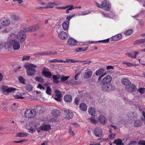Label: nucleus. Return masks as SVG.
I'll return each instance as SVG.
<instances>
[{"label":"nucleus","instance_id":"nucleus-57","mask_svg":"<svg viewBox=\"0 0 145 145\" xmlns=\"http://www.w3.org/2000/svg\"><path fill=\"white\" fill-rule=\"evenodd\" d=\"M115 135V134L114 133H111L110 135H108V138L110 139H112L113 138H114Z\"/></svg>","mask_w":145,"mask_h":145},{"label":"nucleus","instance_id":"nucleus-21","mask_svg":"<svg viewBox=\"0 0 145 145\" xmlns=\"http://www.w3.org/2000/svg\"><path fill=\"white\" fill-rule=\"evenodd\" d=\"M122 38V35L120 34H119L115 35L111 38L110 40L111 41H116Z\"/></svg>","mask_w":145,"mask_h":145},{"label":"nucleus","instance_id":"nucleus-34","mask_svg":"<svg viewBox=\"0 0 145 145\" xmlns=\"http://www.w3.org/2000/svg\"><path fill=\"white\" fill-rule=\"evenodd\" d=\"M29 134H27L25 132H20L16 134V136L22 137H25L28 135Z\"/></svg>","mask_w":145,"mask_h":145},{"label":"nucleus","instance_id":"nucleus-20","mask_svg":"<svg viewBox=\"0 0 145 145\" xmlns=\"http://www.w3.org/2000/svg\"><path fill=\"white\" fill-rule=\"evenodd\" d=\"M61 75L59 74L52 75V78L53 79V82L55 84H58L59 82V81L58 80L61 78Z\"/></svg>","mask_w":145,"mask_h":145},{"label":"nucleus","instance_id":"nucleus-26","mask_svg":"<svg viewBox=\"0 0 145 145\" xmlns=\"http://www.w3.org/2000/svg\"><path fill=\"white\" fill-rule=\"evenodd\" d=\"M121 82L124 85H129L131 84V82L128 79L124 78L122 79Z\"/></svg>","mask_w":145,"mask_h":145},{"label":"nucleus","instance_id":"nucleus-58","mask_svg":"<svg viewBox=\"0 0 145 145\" xmlns=\"http://www.w3.org/2000/svg\"><path fill=\"white\" fill-rule=\"evenodd\" d=\"M107 74L106 72H105L103 73V74H102L100 76H99V79H98V80L99 81H100L101 80V78L102 77H103V76H105Z\"/></svg>","mask_w":145,"mask_h":145},{"label":"nucleus","instance_id":"nucleus-13","mask_svg":"<svg viewBox=\"0 0 145 145\" xmlns=\"http://www.w3.org/2000/svg\"><path fill=\"white\" fill-rule=\"evenodd\" d=\"M64 115L65 116V118L66 119L69 120L72 117L73 114V113L70 111L67 110H64Z\"/></svg>","mask_w":145,"mask_h":145},{"label":"nucleus","instance_id":"nucleus-24","mask_svg":"<svg viewBox=\"0 0 145 145\" xmlns=\"http://www.w3.org/2000/svg\"><path fill=\"white\" fill-rule=\"evenodd\" d=\"M56 5V3L54 2H50L44 6V8H52L54 7Z\"/></svg>","mask_w":145,"mask_h":145},{"label":"nucleus","instance_id":"nucleus-17","mask_svg":"<svg viewBox=\"0 0 145 145\" xmlns=\"http://www.w3.org/2000/svg\"><path fill=\"white\" fill-rule=\"evenodd\" d=\"M59 38L62 40H65L67 39V35L65 32L61 31L58 35Z\"/></svg>","mask_w":145,"mask_h":145},{"label":"nucleus","instance_id":"nucleus-3","mask_svg":"<svg viewBox=\"0 0 145 145\" xmlns=\"http://www.w3.org/2000/svg\"><path fill=\"white\" fill-rule=\"evenodd\" d=\"M7 45L9 48L12 47L14 50H19L20 47V43L16 40H10L7 43Z\"/></svg>","mask_w":145,"mask_h":145},{"label":"nucleus","instance_id":"nucleus-1","mask_svg":"<svg viewBox=\"0 0 145 145\" xmlns=\"http://www.w3.org/2000/svg\"><path fill=\"white\" fill-rule=\"evenodd\" d=\"M112 79V77L110 76L107 75L102 80L101 82V88L103 90L107 91L115 90L114 87L110 83Z\"/></svg>","mask_w":145,"mask_h":145},{"label":"nucleus","instance_id":"nucleus-6","mask_svg":"<svg viewBox=\"0 0 145 145\" xmlns=\"http://www.w3.org/2000/svg\"><path fill=\"white\" fill-rule=\"evenodd\" d=\"M16 38L18 41L21 43L24 42L26 38V35L24 32L23 31H21L18 33L16 35Z\"/></svg>","mask_w":145,"mask_h":145},{"label":"nucleus","instance_id":"nucleus-56","mask_svg":"<svg viewBox=\"0 0 145 145\" xmlns=\"http://www.w3.org/2000/svg\"><path fill=\"white\" fill-rule=\"evenodd\" d=\"M123 64L127 65L128 67H129L130 66H133V64H131V63L129 62H124L123 63Z\"/></svg>","mask_w":145,"mask_h":145},{"label":"nucleus","instance_id":"nucleus-36","mask_svg":"<svg viewBox=\"0 0 145 145\" xmlns=\"http://www.w3.org/2000/svg\"><path fill=\"white\" fill-rule=\"evenodd\" d=\"M145 43V38L136 40L135 41V44H140Z\"/></svg>","mask_w":145,"mask_h":145},{"label":"nucleus","instance_id":"nucleus-10","mask_svg":"<svg viewBox=\"0 0 145 145\" xmlns=\"http://www.w3.org/2000/svg\"><path fill=\"white\" fill-rule=\"evenodd\" d=\"M93 133L95 135L98 137H101L102 135V131L99 127H96L94 129Z\"/></svg>","mask_w":145,"mask_h":145},{"label":"nucleus","instance_id":"nucleus-23","mask_svg":"<svg viewBox=\"0 0 145 145\" xmlns=\"http://www.w3.org/2000/svg\"><path fill=\"white\" fill-rule=\"evenodd\" d=\"M42 127V129H43V131H48L51 130V126L49 125L45 124H42L41 125Z\"/></svg>","mask_w":145,"mask_h":145},{"label":"nucleus","instance_id":"nucleus-46","mask_svg":"<svg viewBox=\"0 0 145 145\" xmlns=\"http://www.w3.org/2000/svg\"><path fill=\"white\" fill-rule=\"evenodd\" d=\"M51 88L50 87L48 86L47 87L46 90V93L48 95H51Z\"/></svg>","mask_w":145,"mask_h":145},{"label":"nucleus","instance_id":"nucleus-22","mask_svg":"<svg viewBox=\"0 0 145 145\" xmlns=\"http://www.w3.org/2000/svg\"><path fill=\"white\" fill-rule=\"evenodd\" d=\"M99 122L101 124H105L106 123V118L103 116H99Z\"/></svg>","mask_w":145,"mask_h":145},{"label":"nucleus","instance_id":"nucleus-45","mask_svg":"<svg viewBox=\"0 0 145 145\" xmlns=\"http://www.w3.org/2000/svg\"><path fill=\"white\" fill-rule=\"evenodd\" d=\"M16 35L14 33H12L10 34V40H14V39L16 38Z\"/></svg>","mask_w":145,"mask_h":145},{"label":"nucleus","instance_id":"nucleus-30","mask_svg":"<svg viewBox=\"0 0 145 145\" xmlns=\"http://www.w3.org/2000/svg\"><path fill=\"white\" fill-rule=\"evenodd\" d=\"M80 108L81 110L85 111L87 109V106L86 104L84 103H82L80 105Z\"/></svg>","mask_w":145,"mask_h":145},{"label":"nucleus","instance_id":"nucleus-11","mask_svg":"<svg viewBox=\"0 0 145 145\" xmlns=\"http://www.w3.org/2000/svg\"><path fill=\"white\" fill-rule=\"evenodd\" d=\"M36 127V125L31 124L27 126V128L29 132L33 134L35 132V130L37 129Z\"/></svg>","mask_w":145,"mask_h":145},{"label":"nucleus","instance_id":"nucleus-18","mask_svg":"<svg viewBox=\"0 0 145 145\" xmlns=\"http://www.w3.org/2000/svg\"><path fill=\"white\" fill-rule=\"evenodd\" d=\"M69 22L67 21H64L62 24L63 28L64 30L67 31L68 30L69 27Z\"/></svg>","mask_w":145,"mask_h":145},{"label":"nucleus","instance_id":"nucleus-33","mask_svg":"<svg viewBox=\"0 0 145 145\" xmlns=\"http://www.w3.org/2000/svg\"><path fill=\"white\" fill-rule=\"evenodd\" d=\"M112 143L116 144V145H123V144L122 142V140L120 139L115 140L114 142Z\"/></svg>","mask_w":145,"mask_h":145},{"label":"nucleus","instance_id":"nucleus-43","mask_svg":"<svg viewBox=\"0 0 145 145\" xmlns=\"http://www.w3.org/2000/svg\"><path fill=\"white\" fill-rule=\"evenodd\" d=\"M18 79L21 83L23 84H25V80L24 79L23 77L21 76H20L19 77H18Z\"/></svg>","mask_w":145,"mask_h":145},{"label":"nucleus","instance_id":"nucleus-32","mask_svg":"<svg viewBox=\"0 0 145 145\" xmlns=\"http://www.w3.org/2000/svg\"><path fill=\"white\" fill-rule=\"evenodd\" d=\"M138 53H139L138 52L135 51L134 52V54L128 53L127 54V55L128 57H130L133 58H136V56Z\"/></svg>","mask_w":145,"mask_h":145},{"label":"nucleus","instance_id":"nucleus-41","mask_svg":"<svg viewBox=\"0 0 145 145\" xmlns=\"http://www.w3.org/2000/svg\"><path fill=\"white\" fill-rule=\"evenodd\" d=\"M92 74V72L91 71H89L86 72L85 73V75L86 78H89L91 76Z\"/></svg>","mask_w":145,"mask_h":145},{"label":"nucleus","instance_id":"nucleus-19","mask_svg":"<svg viewBox=\"0 0 145 145\" xmlns=\"http://www.w3.org/2000/svg\"><path fill=\"white\" fill-rule=\"evenodd\" d=\"M63 100L65 102L67 103H70L72 101V97L70 95H65L64 96Z\"/></svg>","mask_w":145,"mask_h":145},{"label":"nucleus","instance_id":"nucleus-59","mask_svg":"<svg viewBox=\"0 0 145 145\" xmlns=\"http://www.w3.org/2000/svg\"><path fill=\"white\" fill-rule=\"evenodd\" d=\"M37 88H39L40 89H42L44 90L45 89L44 87L42 86V85L40 84H39L38 85H37Z\"/></svg>","mask_w":145,"mask_h":145},{"label":"nucleus","instance_id":"nucleus-38","mask_svg":"<svg viewBox=\"0 0 145 145\" xmlns=\"http://www.w3.org/2000/svg\"><path fill=\"white\" fill-rule=\"evenodd\" d=\"M79 62V61L75 60L73 59H66V63H77V62Z\"/></svg>","mask_w":145,"mask_h":145},{"label":"nucleus","instance_id":"nucleus-27","mask_svg":"<svg viewBox=\"0 0 145 145\" xmlns=\"http://www.w3.org/2000/svg\"><path fill=\"white\" fill-rule=\"evenodd\" d=\"M105 69L103 68H101L99 69L96 71L95 72V74L97 76H100L101 75V74H103L105 72Z\"/></svg>","mask_w":145,"mask_h":145},{"label":"nucleus","instance_id":"nucleus-14","mask_svg":"<svg viewBox=\"0 0 145 145\" xmlns=\"http://www.w3.org/2000/svg\"><path fill=\"white\" fill-rule=\"evenodd\" d=\"M34 109L40 113H43L45 111V108L42 105H37L35 106Z\"/></svg>","mask_w":145,"mask_h":145},{"label":"nucleus","instance_id":"nucleus-15","mask_svg":"<svg viewBox=\"0 0 145 145\" xmlns=\"http://www.w3.org/2000/svg\"><path fill=\"white\" fill-rule=\"evenodd\" d=\"M10 20L9 19L4 18L1 21V24L3 26H7L10 24Z\"/></svg>","mask_w":145,"mask_h":145},{"label":"nucleus","instance_id":"nucleus-48","mask_svg":"<svg viewBox=\"0 0 145 145\" xmlns=\"http://www.w3.org/2000/svg\"><path fill=\"white\" fill-rule=\"evenodd\" d=\"M30 58V56H23V58H22V61H24L25 60H29V58Z\"/></svg>","mask_w":145,"mask_h":145},{"label":"nucleus","instance_id":"nucleus-40","mask_svg":"<svg viewBox=\"0 0 145 145\" xmlns=\"http://www.w3.org/2000/svg\"><path fill=\"white\" fill-rule=\"evenodd\" d=\"M13 97L14 98L17 99H23L24 98V97L22 96V95H17L16 94L13 95Z\"/></svg>","mask_w":145,"mask_h":145},{"label":"nucleus","instance_id":"nucleus-52","mask_svg":"<svg viewBox=\"0 0 145 145\" xmlns=\"http://www.w3.org/2000/svg\"><path fill=\"white\" fill-rule=\"evenodd\" d=\"M74 6H73L72 5H67V6H65V7H67V8H66V9H67L69 10H71L72 9L74 8V7H73Z\"/></svg>","mask_w":145,"mask_h":145},{"label":"nucleus","instance_id":"nucleus-53","mask_svg":"<svg viewBox=\"0 0 145 145\" xmlns=\"http://www.w3.org/2000/svg\"><path fill=\"white\" fill-rule=\"evenodd\" d=\"M109 41V38H108V39H106L99 40V41H98V42H102L103 43H107V42H108Z\"/></svg>","mask_w":145,"mask_h":145},{"label":"nucleus","instance_id":"nucleus-29","mask_svg":"<svg viewBox=\"0 0 145 145\" xmlns=\"http://www.w3.org/2000/svg\"><path fill=\"white\" fill-rule=\"evenodd\" d=\"M142 124V122L141 121L137 120L134 123V126L136 127H138L140 126Z\"/></svg>","mask_w":145,"mask_h":145},{"label":"nucleus","instance_id":"nucleus-25","mask_svg":"<svg viewBox=\"0 0 145 145\" xmlns=\"http://www.w3.org/2000/svg\"><path fill=\"white\" fill-rule=\"evenodd\" d=\"M52 114L54 118L57 117L60 114V112L59 110L54 109L52 111Z\"/></svg>","mask_w":145,"mask_h":145},{"label":"nucleus","instance_id":"nucleus-50","mask_svg":"<svg viewBox=\"0 0 145 145\" xmlns=\"http://www.w3.org/2000/svg\"><path fill=\"white\" fill-rule=\"evenodd\" d=\"M137 91L141 93H144L145 91V89L143 88H140L137 89Z\"/></svg>","mask_w":145,"mask_h":145},{"label":"nucleus","instance_id":"nucleus-62","mask_svg":"<svg viewBox=\"0 0 145 145\" xmlns=\"http://www.w3.org/2000/svg\"><path fill=\"white\" fill-rule=\"evenodd\" d=\"M57 61V59H50L48 61L49 63H56Z\"/></svg>","mask_w":145,"mask_h":145},{"label":"nucleus","instance_id":"nucleus-39","mask_svg":"<svg viewBox=\"0 0 145 145\" xmlns=\"http://www.w3.org/2000/svg\"><path fill=\"white\" fill-rule=\"evenodd\" d=\"M133 30L131 29H128L125 32L124 34L126 35H129L133 33Z\"/></svg>","mask_w":145,"mask_h":145},{"label":"nucleus","instance_id":"nucleus-5","mask_svg":"<svg viewBox=\"0 0 145 145\" xmlns=\"http://www.w3.org/2000/svg\"><path fill=\"white\" fill-rule=\"evenodd\" d=\"M97 6L101 9H104L105 11H109L111 8V5L110 4L107 3L106 1H103L100 4L97 2H95Z\"/></svg>","mask_w":145,"mask_h":145},{"label":"nucleus","instance_id":"nucleus-9","mask_svg":"<svg viewBox=\"0 0 145 145\" xmlns=\"http://www.w3.org/2000/svg\"><path fill=\"white\" fill-rule=\"evenodd\" d=\"M38 29V26L37 25H35L24 28L23 31L25 32H32L35 31Z\"/></svg>","mask_w":145,"mask_h":145},{"label":"nucleus","instance_id":"nucleus-42","mask_svg":"<svg viewBox=\"0 0 145 145\" xmlns=\"http://www.w3.org/2000/svg\"><path fill=\"white\" fill-rule=\"evenodd\" d=\"M33 87L31 85H27L26 86V90H27L28 92H31L33 90Z\"/></svg>","mask_w":145,"mask_h":145},{"label":"nucleus","instance_id":"nucleus-61","mask_svg":"<svg viewBox=\"0 0 145 145\" xmlns=\"http://www.w3.org/2000/svg\"><path fill=\"white\" fill-rule=\"evenodd\" d=\"M42 127L41 125L40 127L37 128H36L37 129H36L37 130V132L40 133L41 131H43V129H42Z\"/></svg>","mask_w":145,"mask_h":145},{"label":"nucleus","instance_id":"nucleus-60","mask_svg":"<svg viewBox=\"0 0 145 145\" xmlns=\"http://www.w3.org/2000/svg\"><path fill=\"white\" fill-rule=\"evenodd\" d=\"M61 97H57L55 96L54 98L55 100L58 102H60L61 101Z\"/></svg>","mask_w":145,"mask_h":145},{"label":"nucleus","instance_id":"nucleus-31","mask_svg":"<svg viewBox=\"0 0 145 145\" xmlns=\"http://www.w3.org/2000/svg\"><path fill=\"white\" fill-rule=\"evenodd\" d=\"M95 110L94 108H90L88 110V112L89 114L92 116H95Z\"/></svg>","mask_w":145,"mask_h":145},{"label":"nucleus","instance_id":"nucleus-4","mask_svg":"<svg viewBox=\"0 0 145 145\" xmlns=\"http://www.w3.org/2000/svg\"><path fill=\"white\" fill-rule=\"evenodd\" d=\"M36 114V111L35 109L32 108L26 109L24 114L25 118L29 119H31L33 118Z\"/></svg>","mask_w":145,"mask_h":145},{"label":"nucleus","instance_id":"nucleus-49","mask_svg":"<svg viewBox=\"0 0 145 145\" xmlns=\"http://www.w3.org/2000/svg\"><path fill=\"white\" fill-rule=\"evenodd\" d=\"M90 120L92 123L94 124H96L98 122V121H96L95 120V119L93 118H90Z\"/></svg>","mask_w":145,"mask_h":145},{"label":"nucleus","instance_id":"nucleus-8","mask_svg":"<svg viewBox=\"0 0 145 145\" xmlns=\"http://www.w3.org/2000/svg\"><path fill=\"white\" fill-rule=\"evenodd\" d=\"M2 90L3 93H4L5 92H6L7 93H8L11 92H14V91L16 90V89L12 87L8 88L7 86L3 85L2 86Z\"/></svg>","mask_w":145,"mask_h":145},{"label":"nucleus","instance_id":"nucleus-64","mask_svg":"<svg viewBox=\"0 0 145 145\" xmlns=\"http://www.w3.org/2000/svg\"><path fill=\"white\" fill-rule=\"evenodd\" d=\"M90 13V11H88V12H86V11H84L83 12H82V15H86V14H88Z\"/></svg>","mask_w":145,"mask_h":145},{"label":"nucleus","instance_id":"nucleus-16","mask_svg":"<svg viewBox=\"0 0 145 145\" xmlns=\"http://www.w3.org/2000/svg\"><path fill=\"white\" fill-rule=\"evenodd\" d=\"M67 43L70 46H73L76 45L77 41L73 38H69L67 40Z\"/></svg>","mask_w":145,"mask_h":145},{"label":"nucleus","instance_id":"nucleus-12","mask_svg":"<svg viewBox=\"0 0 145 145\" xmlns=\"http://www.w3.org/2000/svg\"><path fill=\"white\" fill-rule=\"evenodd\" d=\"M57 53V52L56 51L52 52L51 51H48L39 53H37V55H40L41 56H47L49 55H55Z\"/></svg>","mask_w":145,"mask_h":145},{"label":"nucleus","instance_id":"nucleus-47","mask_svg":"<svg viewBox=\"0 0 145 145\" xmlns=\"http://www.w3.org/2000/svg\"><path fill=\"white\" fill-rule=\"evenodd\" d=\"M12 18L13 20L14 21H16L18 20L19 19V17L16 15H13L12 16Z\"/></svg>","mask_w":145,"mask_h":145},{"label":"nucleus","instance_id":"nucleus-35","mask_svg":"<svg viewBox=\"0 0 145 145\" xmlns=\"http://www.w3.org/2000/svg\"><path fill=\"white\" fill-rule=\"evenodd\" d=\"M35 80H36L37 81L41 83H43L44 82V79H43L42 77L40 76H37L35 77Z\"/></svg>","mask_w":145,"mask_h":145},{"label":"nucleus","instance_id":"nucleus-54","mask_svg":"<svg viewBox=\"0 0 145 145\" xmlns=\"http://www.w3.org/2000/svg\"><path fill=\"white\" fill-rule=\"evenodd\" d=\"M101 13L102 14L105 16V17L109 18L110 17V15L109 14H107L103 11H102Z\"/></svg>","mask_w":145,"mask_h":145},{"label":"nucleus","instance_id":"nucleus-7","mask_svg":"<svg viewBox=\"0 0 145 145\" xmlns=\"http://www.w3.org/2000/svg\"><path fill=\"white\" fill-rule=\"evenodd\" d=\"M42 74L45 77H47L49 78H50L53 75L49 69L45 67H43Z\"/></svg>","mask_w":145,"mask_h":145},{"label":"nucleus","instance_id":"nucleus-63","mask_svg":"<svg viewBox=\"0 0 145 145\" xmlns=\"http://www.w3.org/2000/svg\"><path fill=\"white\" fill-rule=\"evenodd\" d=\"M25 141V140H17V141H13V142L15 143H18L22 142H24Z\"/></svg>","mask_w":145,"mask_h":145},{"label":"nucleus","instance_id":"nucleus-37","mask_svg":"<svg viewBox=\"0 0 145 145\" xmlns=\"http://www.w3.org/2000/svg\"><path fill=\"white\" fill-rule=\"evenodd\" d=\"M88 48V47L87 46L82 48H77L76 50H75V51L78 52L84 51L87 50Z\"/></svg>","mask_w":145,"mask_h":145},{"label":"nucleus","instance_id":"nucleus-44","mask_svg":"<svg viewBox=\"0 0 145 145\" xmlns=\"http://www.w3.org/2000/svg\"><path fill=\"white\" fill-rule=\"evenodd\" d=\"M69 78V76H63L61 78V82H62L67 80Z\"/></svg>","mask_w":145,"mask_h":145},{"label":"nucleus","instance_id":"nucleus-51","mask_svg":"<svg viewBox=\"0 0 145 145\" xmlns=\"http://www.w3.org/2000/svg\"><path fill=\"white\" fill-rule=\"evenodd\" d=\"M55 97H61V93L59 91L57 90L55 91Z\"/></svg>","mask_w":145,"mask_h":145},{"label":"nucleus","instance_id":"nucleus-2","mask_svg":"<svg viewBox=\"0 0 145 145\" xmlns=\"http://www.w3.org/2000/svg\"><path fill=\"white\" fill-rule=\"evenodd\" d=\"M24 67L27 69L26 73L29 76H33L36 72V71L35 69L37 68V66L34 64L30 63L29 65H25Z\"/></svg>","mask_w":145,"mask_h":145},{"label":"nucleus","instance_id":"nucleus-28","mask_svg":"<svg viewBox=\"0 0 145 145\" xmlns=\"http://www.w3.org/2000/svg\"><path fill=\"white\" fill-rule=\"evenodd\" d=\"M129 90L128 91V92H132L135 91L136 90L135 85L133 84H131L129 88Z\"/></svg>","mask_w":145,"mask_h":145},{"label":"nucleus","instance_id":"nucleus-55","mask_svg":"<svg viewBox=\"0 0 145 145\" xmlns=\"http://www.w3.org/2000/svg\"><path fill=\"white\" fill-rule=\"evenodd\" d=\"M75 16V14L73 15H69L68 16H67V18H66V20H67L68 21H70V20L74 16Z\"/></svg>","mask_w":145,"mask_h":145}]
</instances>
